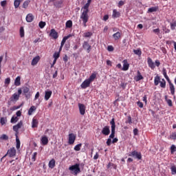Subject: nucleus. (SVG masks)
Returning <instances> with one entry per match:
<instances>
[{
  "label": "nucleus",
  "mask_w": 176,
  "mask_h": 176,
  "mask_svg": "<svg viewBox=\"0 0 176 176\" xmlns=\"http://www.w3.org/2000/svg\"><path fill=\"white\" fill-rule=\"evenodd\" d=\"M133 134H134V135H138V129H133Z\"/></svg>",
  "instance_id": "64"
},
{
  "label": "nucleus",
  "mask_w": 176,
  "mask_h": 176,
  "mask_svg": "<svg viewBox=\"0 0 176 176\" xmlns=\"http://www.w3.org/2000/svg\"><path fill=\"white\" fill-rule=\"evenodd\" d=\"M19 35L21 38H24L25 36V32H24V27L21 26L19 30Z\"/></svg>",
  "instance_id": "34"
},
{
  "label": "nucleus",
  "mask_w": 176,
  "mask_h": 176,
  "mask_svg": "<svg viewBox=\"0 0 176 176\" xmlns=\"http://www.w3.org/2000/svg\"><path fill=\"white\" fill-rule=\"evenodd\" d=\"M46 25V22L40 21L38 23V27L41 28H45V26Z\"/></svg>",
  "instance_id": "50"
},
{
  "label": "nucleus",
  "mask_w": 176,
  "mask_h": 176,
  "mask_svg": "<svg viewBox=\"0 0 176 176\" xmlns=\"http://www.w3.org/2000/svg\"><path fill=\"white\" fill-rule=\"evenodd\" d=\"M154 65H155L156 67H160V60H156L155 61Z\"/></svg>",
  "instance_id": "62"
},
{
  "label": "nucleus",
  "mask_w": 176,
  "mask_h": 176,
  "mask_svg": "<svg viewBox=\"0 0 176 176\" xmlns=\"http://www.w3.org/2000/svg\"><path fill=\"white\" fill-rule=\"evenodd\" d=\"M153 32H154L155 34H157V35H159V34H160V29L159 28L154 29L153 30Z\"/></svg>",
  "instance_id": "56"
},
{
  "label": "nucleus",
  "mask_w": 176,
  "mask_h": 176,
  "mask_svg": "<svg viewBox=\"0 0 176 176\" xmlns=\"http://www.w3.org/2000/svg\"><path fill=\"white\" fill-rule=\"evenodd\" d=\"M71 36H72V34H68L67 36H65V37H63V40H62V43H65V42H67V39H69V38H71Z\"/></svg>",
  "instance_id": "43"
},
{
  "label": "nucleus",
  "mask_w": 176,
  "mask_h": 176,
  "mask_svg": "<svg viewBox=\"0 0 176 176\" xmlns=\"http://www.w3.org/2000/svg\"><path fill=\"white\" fill-rule=\"evenodd\" d=\"M96 78H97V73L94 72L89 77V78H87L91 83H92V82H94V79H96Z\"/></svg>",
  "instance_id": "21"
},
{
  "label": "nucleus",
  "mask_w": 176,
  "mask_h": 176,
  "mask_svg": "<svg viewBox=\"0 0 176 176\" xmlns=\"http://www.w3.org/2000/svg\"><path fill=\"white\" fill-rule=\"evenodd\" d=\"M52 94H53V92L52 91H45V101L49 100L50 97H52Z\"/></svg>",
  "instance_id": "20"
},
{
  "label": "nucleus",
  "mask_w": 176,
  "mask_h": 176,
  "mask_svg": "<svg viewBox=\"0 0 176 176\" xmlns=\"http://www.w3.org/2000/svg\"><path fill=\"white\" fill-rule=\"evenodd\" d=\"M107 50H108V52H113V50H114L113 47L112 45H109L107 47Z\"/></svg>",
  "instance_id": "60"
},
{
  "label": "nucleus",
  "mask_w": 176,
  "mask_h": 176,
  "mask_svg": "<svg viewBox=\"0 0 176 176\" xmlns=\"http://www.w3.org/2000/svg\"><path fill=\"white\" fill-rule=\"evenodd\" d=\"M90 6V4L86 3L82 10H83L82 12L80 15V19L82 21V25L84 27H87V22L89 21V7Z\"/></svg>",
  "instance_id": "1"
},
{
  "label": "nucleus",
  "mask_w": 176,
  "mask_h": 176,
  "mask_svg": "<svg viewBox=\"0 0 176 176\" xmlns=\"http://www.w3.org/2000/svg\"><path fill=\"white\" fill-rule=\"evenodd\" d=\"M20 96L17 94H14L10 98V101H19Z\"/></svg>",
  "instance_id": "26"
},
{
  "label": "nucleus",
  "mask_w": 176,
  "mask_h": 176,
  "mask_svg": "<svg viewBox=\"0 0 176 176\" xmlns=\"http://www.w3.org/2000/svg\"><path fill=\"white\" fill-rule=\"evenodd\" d=\"M174 152H176V146H175V145L173 144L170 146V153L173 155V153H174Z\"/></svg>",
  "instance_id": "49"
},
{
  "label": "nucleus",
  "mask_w": 176,
  "mask_h": 176,
  "mask_svg": "<svg viewBox=\"0 0 176 176\" xmlns=\"http://www.w3.org/2000/svg\"><path fill=\"white\" fill-rule=\"evenodd\" d=\"M91 84V82L89 80L85 79L80 85V87L81 89H87V87H90Z\"/></svg>",
  "instance_id": "8"
},
{
  "label": "nucleus",
  "mask_w": 176,
  "mask_h": 176,
  "mask_svg": "<svg viewBox=\"0 0 176 176\" xmlns=\"http://www.w3.org/2000/svg\"><path fill=\"white\" fill-rule=\"evenodd\" d=\"M34 19H35V17L31 13L28 14L26 16V21L28 23H32V21H34Z\"/></svg>",
  "instance_id": "18"
},
{
  "label": "nucleus",
  "mask_w": 176,
  "mask_h": 176,
  "mask_svg": "<svg viewBox=\"0 0 176 176\" xmlns=\"http://www.w3.org/2000/svg\"><path fill=\"white\" fill-rule=\"evenodd\" d=\"M125 123H129V124H133V120H131V116H129L127 120L125 122Z\"/></svg>",
  "instance_id": "51"
},
{
  "label": "nucleus",
  "mask_w": 176,
  "mask_h": 176,
  "mask_svg": "<svg viewBox=\"0 0 176 176\" xmlns=\"http://www.w3.org/2000/svg\"><path fill=\"white\" fill-rule=\"evenodd\" d=\"M165 101L167 102L168 107H173V100L168 99L167 96H165Z\"/></svg>",
  "instance_id": "37"
},
{
  "label": "nucleus",
  "mask_w": 176,
  "mask_h": 176,
  "mask_svg": "<svg viewBox=\"0 0 176 176\" xmlns=\"http://www.w3.org/2000/svg\"><path fill=\"white\" fill-rule=\"evenodd\" d=\"M64 3V1L63 0H59V1H56L55 2H54V6H55V8L60 9L61 8H63V3Z\"/></svg>",
  "instance_id": "13"
},
{
  "label": "nucleus",
  "mask_w": 176,
  "mask_h": 176,
  "mask_svg": "<svg viewBox=\"0 0 176 176\" xmlns=\"http://www.w3.org/2000/svg\"><path fill=\"white\" fill-rule=\"evenodd\" d=\"M137 105L139 107V108H144V103L140 101L137 102Z\"/></svg>",
  "instance_id": "55"
},
{
  "label": "nucleus",
  "mask_w": 176,
  "mask_h": 176,
  "mask_svg": "<svg viewBox=\"0 0 176 176\" xmlns=\"http://www.w3.org/2000/svg\"><path fill=\"white\" fill-rule=\"evenodd\" d=\"M50 36L53 38V39H57L58 38V33L56 32V30L52 29L50 32Z\"/></svg>",
  "instance_id": "10"
},
{
  "label": "nucleus",
  "mask_w": 176,
  "mask_h": 176,
  "mask_svg": "<svg viewBox=\"0 0 176 176\" xmlns=\"http://www.w3.org/2000/svg\"><path fill=\"white\" fill-rule=\"evenodd\" d=\"M23 126V122L20 121L17 124L14 125L13 126V130L16 133H19V129H21V126Z\"/></svg>",
  "instance_id": "14"
},
{
  "label": "nucleus",
  "mask_w": 176,
  "mask_h": 176,
  "mask_svg": "<svg viewBox=\"0 0 176 176\" xmlns=\"http://www.w3.org/2000/svg\"><path fill=\"white\" fill-rule=\"evenodd\" d=\"M6 3H8V1L6 0L2 1H1V6H2V8L6 6Z\"/></svg>",
  "instance_id": "58"
},
{
  "label": "nucleus",
  "mask_w": 176,
  "mask_h": 176,
  "mask_svg": "<svg viewBox=\"0 0 176 176\" xmlns=\"http://www.w3.org/2000/svg\"><path fill=\"white\" fill-rule=\"evenodd\" d=\"M128 156L135 157V159H138V160H142V154H141V152H138L135 150L130 152Z\"/></svg>",
  "instance_id": "3"
},
{
  "label": "nucleus",
  "mask_w": 176,
  "mask_h": 176,
  "mask_svg": "<svg viewBox=\"0 0 176 176\" xmlns=\"http://www.w3.org/2000/svg\"><path fill=\"white\" fill-rule=\"evenodd\" d=\"M170 170L172 175H175L176 174V166L175 165H173L170 166Z\"/></svg>",
  "instance_id": "41"
},
{
  "label": "nucleus",
  "mask_w": 176,
  "mask_h": 176,
  "mask_svg": "<svg viewBox=\"0 0 176 176\" xmlns=\"http://www.w3.org/2000/svg\"><path fill=\"white\" fill-rule=\"evenodd\" d=\"M38 120H36L35 118H34L32 119V129H36V127H38Z\"/></svg>",
  "instance_id": "25"
},
{
  "label": "nucleus",
  "mask_w": 176,
  "mask_h": 176,
  "mask_svg": "<svg viewBox=\"0 0 176 176\" xmlns=\"http://www.w3.org/2000/svg\"><path fill=\"white\" fill-rule=\"evenodd\" d=\"M123 63V67H122V71H128L129 68L130 67V64L127 62V60H124L122 61Z\"/></svg>",
  "instance_id": "16"
},
{
  "label": "nucleus",
  "mask_w": 176,
  "mask_h": 176,
  "mask_svg": "<svg viewBox=\"0 0 176 176\" xmlns=\"http://www.w3.org/2000/svg\"><path fill=\"white\" fill-rule=\"evenodd\" d=\"M160 82V76H159V75H157L154 78L155 86H158Z\"/></svg>",
  "instance_id": "29"
},
{
  "label": "nucleus",
  "mask_w": 176,
  "mask_h": 176,
  "mask_svg": "<svg viewBox=\"0 0 176 176\" xmlns=\"http://www.w3.org/2000/svg\"><path fill=\"white\" fill-rule=\"evenodd\" d=\"M5 85H10V78H7L5 79Z\"/></svg>",
  "instance_id": "57"
},
{
  "label": "nucleus",
  "mask_w": 176,
  "mask_h": 176,
  "mask_svg": "<svg viewBox=\"0 0 176 176\" xmlns=\"http://www.w3.org/2000/svg\"><path fill=\"white\" fill-rule=\"evenodd\" d=\"M113 19H118L120 17V12H118L116 10H113V14H112Z\"/></svg>",
  "instance_id": "24"
},
{
  "label": "nucleus",
  "mask_w": 176,
  "mask_h": 176,
  "mask_svg": "<svg viewBox=\"0 0 176 176\" xmlns=\"http://www.w3.org/2000/svg\"><path fill=\"white\" fill-rule=\"evenodd\" d=\"M66 28H72V21L69 20L65 23Z\"/></svg>",
  "instance_id": "42"
},
{
  "label": "nucleus",
  "mask_w": 176,
  "mask_h": 176,
  "mask_svg": "<svg viewBox=\"0 0 176 176\" xmlns=\"http://www.w3.org/2000/svg\"><path fill=\"white\" fill-rule=\"evenodd\" d=\"M11 123L14 124V123H17V122H19V118L16 116H13L11 118L10 120Z\"/></svg>",
  "instance_id": "40"
},
{
  "label": "nucleus",
  "mask_w": 176,
  "mask_h": 176,
  "mask_svg": "<svg viewBox=\"0 0 176 176\" xmlns=\"http://www.w3.org/2000/svg\"><path fill=\"white\" fill-rule=\"evenodd\" d=\"M69 171H71V174H73V175H78L81 173L80 167L79 164H76L74 165H72L69 167Z\"/></svg>",
  "instance_id": "2"
},
{
  "label": "nucleus",
  "mask_w": 176,
  "mask_h": 176,
  "mask_svg": "<svg viewBox=\"0 0 176 176\" xmlns=\"http://www.w3.org/2000/svg\"><path fill=\"white\" fill-rule=\"evenodd\" d=\"M23 2V0H15L14 2V6L15 9H17L20 6V3Z\"/></svg>",
  "instance_id": "33"
},
{
  "label": "nucleus",
  "mask_w": 176,
  "mask_h": 176,
  "mask_svg": "<svg viewBox=\"0 0 176 176\" xmlns=\"http://www.w3.org/2000/svg\"><path fill=\"white\" fill-rule=\"evenodd\" d=\"M41 145H47L49 144V139L46 136H43L41 139Z\"/></svg>",
  "instance_id": "19"
},
{
  "label": "nucleus",
  "mask_w": 176,
  "mask_h": 176,
  "mask_svg": "<svg viewBox=\"0 0 176 176\" xmlns=\"http://www.w3.org/2000/svg\"><path fill=\"white\" fill-rule=\"evenodd\" d=\"M123 5H124V1H120L118 2V8H122V6H123Z\"/></svg>",
  "instance_id": "61"
},
{
  "label": "nucleus",
  "mask_w": 176,
  "mask_h": 176,
  "mask_svg": "<svg viewBox=\"0 0 176 176\" xmlns=\"http://www.w3.org/2000/svg\"><path fill=\"white\" fill-rule=\"evenodd\" d=\"M58 74V69H56L55 72L53 74V76H52L53 79H56Z\"/></svg>",
  "instance_id": "59"
},
{
  "label": "nucleus",
  "mask_w": 176,
  "mask_h": 176,
  "mask_svg": "<svg viewBox=\"0 0 176 176\" xmlns=\"http://www.w3.org/2000/svg\"><path fill=\"white\" fill-rule=\"evenodd\" d=\"M120 86L123 89V90H124V89H126V86H127V84L124 82H121Z\"/></svg>",
  "instance_id": "63"
},
{
  "label": "nucleus",
  "mask_w": 176,
  "mask_h": 176,
  "mask_svg": "<svg viewBox=\"0 0 176 176\" xmlns=\"http://www.w3.org/2000/svg\"><path fill=\"white\" fill-rule=\"evenodd\" d=\"M113 38L115 39V41H118L120 38V32H117L116 33L113 34Z\"/></svg>",
  "instance_id": "39"
},
{
  "label": "nucleus",
  "mask_w": 176,
  "mask_h": 176,
  "mask_svg": "<svg viewBox=\"0 0 176 176\" xmlns=\"http://www.w3.org/2000/svg\"><path fill=\"white\" fill-rule=\"evenodd\" d=\"M21 78L20 76H17L14 80L15 86H20V85H21Z\"/></svg>",
  "instance_id": "30"
},
{
  "label": "nucleus",
  "mask_w": 176,
  "mask_h": 176,
  "mask_svg": "<svg viewBox=\"0 0 176 176\" xmlns=\"http://www.w3.org/2000/svg\"><path fill=\"white\" fill-rule=\"evenodd\" d=\"M7 155H8L10 157H13V156H16V148H14V147H12L9 149L7 152Z\"/></svg>",
  "instance_id": "12"
},
{
  "label": "nucleus",
  "mask_w": 176,
  "mask_h": 176,
  "mask_svg": "<svg viewBox=\"0 0 176 176\" xmlns=\"http://www.w3.org/2000/svg\"><path fill=\"white\" fill-rule=\"evenodd\" d=\"M6 122H8V120H6V118L3 117L0 118V123L1 126H3V124H6Z\"/></svg>",
  "instance_id": "46"
},
{
  "label": "nucleus",
  "mask_w": 176,
  "mask_h": 176,
  "mask_svg": "<svg viewBox=\"0 0 176 176\" xmlns=\"http://www.w3.org/2000/svg\"><path fill=\"white\" fill-rule=\"evenodd\" d=\"M23 94H25V96L26 98H30L31 97V92H30V88L28 87H24L23 88Z\"/></svg>",
  "instance_id": "11"
},
{
  "label": "nucleus",
  "mask_w": 176,
  "mask_h": 176,
  "mask_svg": "<svg viewBox=\"0 0 176 176\" xmlns=\"http://www.w3.org/2000/svg\"><path fill=\"white\" fill-rule=\"evenodd\" d=\"M176 27V21H174L173 22L170 23V30H175Z\"/></svg>",
  "instance_id": "48"
},
{
  "label": "nucleus",
  "mask_w": 176,
  "mask_h": 176,
  "mask_svg": "<svg viewBox=\"0 0 176 176\" xmlns=\"http://www.w3.org/2000/svg\"><path fill=\"white\" fill-rule=\"evenodd\" d=\"M133 53L137 56H141V54H142V51H141V49L133 50Z\"/></svg>",
  "instance_id": "44"
},
{
  "label": "nucleus",
  "mask_w": 176,
  "mask_h": 176,
  "mask_svg": "<svg viewBox=\"0 0 176 176\" xmlns=\"http://www.w3.org/2000/svg\"><path fill=\"white\" fill-rule=\"evenodd\" d=\"M0 140H3V141H8V140H9V136H8V135L3 134L1 135Z\"/></svg>",
  "instance_id": "45"
},
{
  "label": "nucleus",
  "mask_w": 176,
  "mask_h": 176,
  "mask_svg": "<svg viewBox=\"0 0 176 176\" xmlns=\"http://www.w3.org/2000/svg\"><path fill=\"white\" fill-rule=\"evenodd\" d=\"M82 47H83V50H86L87 52L88 53L91 52V45L89 44L88 41H84V43H82Z\"/></svg>",
  "instance_id": "5"
},
{
  "label": "nucleus",
  "mask_w": 176,
  "mask_h": 176,
  "mask_svg": "<svg viewBox=\"0 0 176 176\" xmlns=\"http://www.w3.org/2000/svg\"><path fill=\"white\" fill-rule=\"evenodd\" d=\"M48 166L50 168H53L54 167H56V160H54V159L51 160L49 162Z\"/></svg>",
  "instance_id": "28"
},
{
  "label": "nucleus",
  "mask_w": 176,
  "mask_h": 176,
  "mask_svg": "<svg viewBox=\"0 0 176 176\" xmlns=\"http://www.w3.org/2000/svg\"><path fill=\"white\" fill-rule=\"evenodd\" d=\"M76 140V135L74 133H70L69 134V140H68V144L69 145H72L75 142V140Z\"/></svg>",
  "instance_id": "9"
},
{
  "label": "nucleus",
  "mask_w": 176,
  "mask_h": 176,
  "mask_svg": "<svg viewBox=\"0 0 176 176\" xmlns=\"http://www.w3.org/2000/svg\"><path fill=\"white\" fill-rule=\"evenodd\" d=\"M103 135H109L111 134V129L109 126H104L101 131Z\"/></svg>",
  "instance_id": "6"
},
{
  "label": "nucleus",
  "mask_w": 176,
  "mask_h": 176,
  "mask_svg": "<svg viewBox=\"0 0 176 176\" xmlns=\"http://www.w3.org/2000/svg\"><path fill=\"white\" fill-rule=\"evenodd\" d=\"M82 147V143H80L74 146V151H79Z\"/></svg>",
  "instance_id": "47"
},
{
  "label": "nucleus",
  "mask_w": 176,
  "mask_h": 176,
  "mask_svg": "<svg viewBox=\"0 0 176 176\" xmlns=\"http://www.w3.org/2000/svg\"><path fill=\"white\" fill-rule=\"evenodd\" d=\"M106 144L107 146H111V144H112V139H111V138H109L106 142Z\"/></svg>",
  "instance_id": "52"
},
{
  "label": "nucleus",
  "mask_w": 176,
  "mask_h": 176,
  "mask_svg": "<svg viewBox=\"0 0 176 176\" xmlns=\"http://www.w3.org/2000/svg\"><path fill=\"white\" fill-rule=\"evenodd\" d=\"M15 135H16V149H20V145H21L20 139H19V136L17 135V133H16Z\"/></svg>",
  "instance_id": "31"
},
{
  "label": "nucleus",
  "mask_w": 176,
  "mask_h": 176,
  "mask_svg": "<svg viewBox=\"0 0 176 176\" xmlns=\"http://www.w3.org/2000/svg\"><path fill=\"white\" fill-rule=\"evenodd\" d=\"M31 2V1L30 0H27L23 2L22 8H23V9H27L28 8V5H30V3Z\"/></svg>",
  "instance_id": "38"
},
{
  "label": "nucleus",
  "mask_w": 176,
  "mask_h": 176,
  "mask_svg": "<svg viewBox=\"0 0 176 176\" xmlns=\"http://www.w3.org/2000/svg\"><path fill=\"white\" fill-rule=\"evenodd\" d=\"M78 109L80 115L83 116L86 113V106L85 104L78 103Z\"/></svg>",
  "instance_id": "7"
},
{
  "label": "nucleus",
  "mask_w": 176,
  "mask_h": 176,
  "mask_svg": "<svg viewBox=\"0 0 176 176\" xmlns=\"http://www.w3.org/2000/svg\"><path fill=\"white\" fill-rule=\"evenodd\" d=\"M34 111H36V107H35V106H32L28 110V115H32V113L34 112Z\"/></svg>",
  "instance_id": "36"
},
{
  "label": "nucleus",
  "mask_w": 176,
  "mask_h": 176,
  "mask_svg": "<svg viewBox=\"0 0 176 176\" xmlns=\"http://www.w3.org/2000/svg\"><path fill=\"white\" fill-rule=\"evenodd\" d=\"M169 89H170V94L172 96H175V87L174 86V84H173V82H169Z\"/></svg>",
  "instance_id": "17"
},
{
  "label": "nucleus",
  "mask_w": 176,
  "mask_h": 176,
  "mask_svg": "<svg viewBox=\"0 0 176 176\" xmlns=\"http://www.w3.org/2000/svg\"><path fill=\"white\" fill-rule=\"evenodd\" d=\"M60 57V52H55L54 54V60H57Z\"/></svg>",
  "instance_id": "54"
},
{
  "label": "nucleus",
  "mask_w": 176,
  "mask_h": 176,
  "mask_svg": "<svg viewBox=\"0 0 176 176\" xmlns=\"http://www.w3.org/2000/svg\"><path fill=\"white\" fill-rule=\"evenodd\" d=\"M160 86L162 89H166V80L164 78H162V81H160Z\"/></svg>",
  "instance_id": "32"
},
{
  "label": "nucleus",
  "mask_w": 176,
  "mask_h": 176,
  "mask_svg": "<svg viewBox=\"0 0 176 176\" xmlns=\"http://www.w3.org/2000/svg\"><path fill=\"white\" fill-rule=\"evenodd\" d=\"M39 60H41V57H39V56L34 57L32 60V65H36V64L39 63Z\"/></svg>",
  "instance_id": "23"
},
{
  "label": "nucleus",
  "mask_w": 176,
  "mask_h": 176,
  "mask_svg": "<svg viewBox=\"0 0 176 176\" xmlns=\"http://www.w3.org/2000/svg\"><path fill=\"white\" fill-rule=\"evenodd\" d=\"M147 63H148V67L151 69H155V63H153V60H152V58H147Z\"/></svg>",
  "instance_id": "15"
},
{
  "label": "nucleus",
  "mask_w": 176,
  "mask_h": 176,
  "mask_svg": "<svg viewBox=\"0 0 176 176\" xmlns=\"http://www.w3.org/2000/svg\"><path fill=\"white\" fill-rule=\"evenodd\" d=\"M91 36H93V32H87L83 34L84 38H91Z\"/></svg>",
  "instance_id": "35"
},
{
  "label": "nucleus",
  "mask_w": 176,
  "mask_h": 176,
  "mask_svg": "<svg viewBox=\"0 0 176 176\" xmlns=\"http://www.w3.org/2000/svg\"><path fill=\"white\" fill-rule=\"evenodd\" d=\"M159 10V7H151L148 9L147 13H153V12H157Z\"/></svg>",
  "instance_id": "27"
},
{
  "label": "nucleus",
  "mask_w": 176,
  "mask_h": 176,
  "mask_svg": "<svg viewBox=\"0 0 176 176\" xmlns=\"http://www.w3.org/2000/svg\"><path fill=\"white\" fill-rule=\"evenodd\" d=\"M142 79H144V76L141 75V72H140V71H138V74L137 76L135 77V80L136 82H140V80H142Z\"/></svg>",
  "instance_id": "22"
},
{
  "label": "nucleus",
  "mask_w": 176,
  "mask_h": 176,
  "mask_svg": "<svg viewBox=\"0 0 176 176\" xmlns=\"http://www.w3.org/2000/svg\"><path fill=\"white\" fill-rule=\"evenodd\" d=\"M110 124L111 127V133L110 134L109 138H115V130H116V124L115 123V118H112L110 121Z\"/></svg>",
  "instance_id": "4"
},
{
  "label": "nucleus",
  "mask_w": 176,
  "mask_h": 176,
  "mask_svg": "<svg viewBox=\"0 0 176 176\" xmlns=\"http://www.w3.org/2000/svg\"><path fill=\"white\" fill-rule=\"evenodd\" d=\"M170 140H176V132H173L172 134L170 135Z\"/></svg>",
  "instance_id": "53"
}]
</instances>
